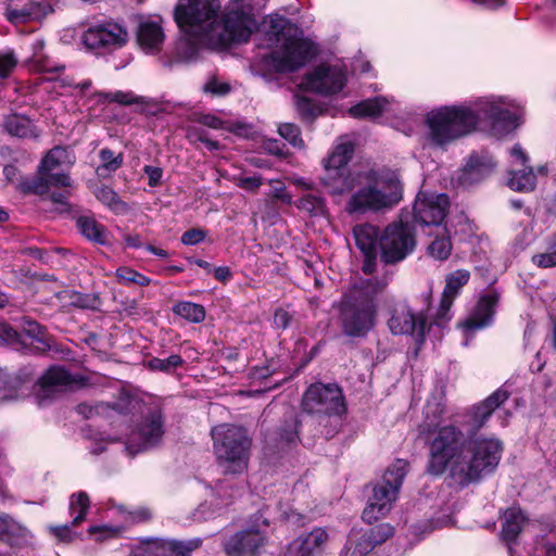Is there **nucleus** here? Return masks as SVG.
Instances as JSON below:
<instances>
[{
	"label": "nucleus",
	"mask_w": 556,
	"mask_h": 556,
	"mask_svg": "<svg viewBox=\"0 0 556 556\" xmlns=\"http://www.w3.org/2000/svg\"><path fill=\"white\" fill-rule=\"evenodd\" d=\"M355 244L364 255L362 269L365 274L371 275L376 268L377 245L380 241L378 227L370 224L356 225L353 228Z\"/></svg>",
	"instance_id": "18"
},
{
	"label": "nucleus",
	"mask_w": 556,
	"mask_h": 556,
	"mask_svg": "<svg viewBox=\"0 0 556 556\" xmlns=\"http://www.w3.org/2000/svg\"><path fill=\"white\" fill-rule=\"evenodd\" d=\"M387 285L388 280L384 278H371L343 296L339 304V323L345 336L365 337L374 328L377 317L375 296Z\"/></svg>",
	"instance_id": "6"
},
{
	"label": "nucleus",
	"mask_w": 556,
	"mask_h": 556,
	"mask_svg": "<svg viewBox=\"0 0 556 556\" xmlns=\"http://www.w3.org/2000/svg\"><path fill=\"white\" fill-rule=\"evenodd\" d=\"M68 161V152L62 147L51 149L41 160L39 174H48Z\"/></svg>",
	"instance_id": "32"
},
{
	"label": "nucleus",
	"mask_w": 556,
	"mask_h": 556,
	"mask_svg": "<svg viewBox=\"0 0 556 556\" xmlns=\"http://www.w3.org/2000/svg\"><path fill=\"white\" fill-rule=\"evenodd\" d=\"M97 199L115 213H124L127 211V204L119 195L110 187L104 186L96 192Z\"/></svg>",
	"instance_id": "34"
},
{
	"label": "nucleus",
	"mask_w": 556,
	"mask_h": 556,
	"mask_svg": "<svg viewBox=\"0 0 556 556\" xmlns=\"http://www.w3.org/2000/svg\"><path fill=\"white\" fill-rule=\"evenodd\" d=\"M298 207L312 215H321L325 213V201L321 197L315 194H305L298 201Z\"/></svg>",
	"instance_id": "38"
},
{
	"label": "nucleus",
	"mask_w": 556,
	"mask_h": 556,
	"mask_svg": "<svg viewBox=\"0 0 556 556\" xmlns=\"http://www.w3.org/2000/svg\"><path fill=\"white\" fill-rule=\"evenodd\" d=\"M345 81V74L340 67L323 64L307 73L301 86L316 93L332 94L341 91Z\"/></svg>",
	"instance_id": "13"
},
{
	"label": "nucleus",
	"mask_w": 556,
	"mask_h": 556,
	"mask_svg": "<svg viewBox=\"0 0 556 556\" xmlns=\"http://www.w3.org/2000/svg\"><path fill=\"white\" fill-rule=\"evenodd\" d=\"M496 303L497 295L494 293H488L481 296L472 313L459 324L466 336H469L476 330L482 329L491 324Z\"/></svg>",
	"instance_id": "21"
},
{
	"label": "nucleus",
	"mask_w": 556,
	"mask_h": 556,
	"mask_svg": "<svg viewBox=\"0 0 556 556\" xmlns=\"http://www.w3.org/2000/svg\"><path fill=\"white\" fill-rule=\"evenodd\" d=\"M381 261L396 264L404 261L416 247L415 229L402 219L389 224L380 236Z\"/></svg>",
	"instance_id": "9"
},
{
	"label": "nucleus",
	"mask_w": 556,
	"mask_h": 556,
	"mask_svg": "<svg viewBox=\"0 0 556 556\" xmlns=\"http://www.w3.org/2000/svg\"><path fill=\"white\" fill-rule=\"evenodd\" d=\"M31 187L33 193L38 195H43L49 192L48 188V179L46 175L39 174V176H35L31 178Z\"/></svg>",
	"instance_id": "58"
},
{
	"label": "nucleus",
	"mask_w": 556,
	"mask_h": 556,
	"mask_svg": "<svg viewBox=\"0 0 556 556\" xmlns=\"http://www.w3.org/2000/svg\"><path fill=\"white\" fill-rule=\"evenodd\" d=\"M387 100L382 97H376L361 101L350 109V114L354 117H377L387 106Z\"/></svg>",
	"instance_id": "28"
},
{
	"label": "nucleus",
	"mask_w": 556,
	"mask_h": 556,
	"mask_svg": "<svg viewBox=\"0 0 556 556\" xmlns=\"http://www.w3.org/2000/svg\"><path fill=\"white\" fill-rule=\"evenodd\" d=\"M231 90V87L226 81H220L215 77H212L206 81L203 86V91L206 93H211L212 96H226Z\"/></svg>",
	"instance_id": "48"
},
{
	"label": "nucleus",
	"mask_w": 556,
	"mask_h": 556,
	"mask_svg": "<svg viewBox=\"0 0 556 556\" xmlns=\"http://www.w3.org/2000/svg\"><path fill=\"white\" fill-rule=\"evenodd\" d=\"M531 261L539 268L556 267V235L548 239L545 250L543 252L535 253L531 257Z\"/></svg>",
	"instance_id": "36"
},
{
	"label": "nucleus",
	"mask_w": 556,
	"mask_h": 556,
	"mask_svg": "<svg viewBox=\"0 0 556 556\" xmlns=\"http://www.w3.org/2000/svg\"><path fill=\"white\" fill-rule=\"evenodd\" d=\"M25 324L27 326L25 328V330L28 333V336H30L31 338L37 339L46 348L50 349L49 342L47 340H45V339H40L39 338L42 334V327L38 323L33 321V320H27Z\"/></svg>",
	"instance_id": "61"
},
{
	"label": "nucleus",
	"mask_w": 556,
	"mask_h": 556,
	"mask_svg": "<svg viewBox=\"0 0 556 556\" xmlns=\"http://www.w3.org/2000/svg\"><path fill=\"white\" fill-rule=\"evenodd\" d=\"M303 410L308 414L341 416L346 405L341 388L336 383L311 384L302 399Z\"/></svg>",
	"instance_id": "10"
},
{
	"label": "nucleus",
	"mask_w": 556,
	"mask_h": 556,
	"mask_svg": "<svg viewBox=\"0 0 556 556\" xmlns=\"http://www.w3.org/2000/svg\"><path fill=\"white\" fill-rule=\"evenodd\" d=\"M116 277L123 283H135L138 286H149L151 279L143 276L142 274L129 268V267H121L116 270Z\"/></svg>",
	"instance_id": "40"
},
{
	"label": "nucleus",
	"mask_w": 556,
	"mask_h": 556,
	"mask_svg": "<svg viewBox=\"0 0 556 556\" xmlns=\"http://www.w3.org/2000/svg\"><path fill=\"white\" fill-rule=\"evenodd\" d=\"M508 186L518 192H529L535 188L536 176L531 166H526L520 170H511L509 173Z\"/></svg>",
	"instance_id": "27"
},
{
	"label": "nucleus",
	"mask_w": 556,
	"mask_h": 556,
	"mask_svg": "<svg viewBox=\"0 0 556 556\" xmlns=\"http://www.w3.org/2000/svg\"><path fill=\"white\" fill-rule=\"evenodd\" d=\"M448 207L450 200L446 194L420 192L414 203V217L421 225L439 226Z\"/></svg>",
	"instance_id": "14"
},
{
	"label": "nucleus",
	"mask_w": 556,
	"mask_h": 556,
	"mask_svg": "<svg viewBox=\"0 0 556 556\" xmlns=\"http://www.w3.org/2000/svg\"><path fill=\"white\" fill-rule=\"evenodd\" d=\"M71 195V192L70 190L65 189L63 191H53L49 199L51 200V202L55 205H58V207L55 208L58 212L60 213H64V212H68L70 208H71V205L68 203V198Z\"/></svg>",
	"instance_id": "51"
},
{
	"label": "nucleus",
	"mask_w": 556,
	"mask_h": 556,
	"mask_svg": "<svg viewBox=\"0 0 556 556\" xmlns=\"http://www.w3.org/2000/svg\"><path fill=\"white\" fill-rule=\"evenodd\" d=\"M164 434L163 414L156 406L149 407L142 414L136 429L129 434L126 448L136 454L157 444Z\"/></svg>",
	"instance_id": "11"
},
{
	"label": "nucleus",
	"mask_w": 556,
	"mask_h": 556,
	"mask_svg": "<svg viewBox=\"0 0 556 556\" xmlns=\"http://www.w3.org/2000/svg\"><path fill=\"white\" fill-rule=\"evenodd\" d=\"M143 172L149 178L150 187H156L161 184V179L163 177V170L161 167L146 165L143 167Z\"/></svg>",
	"instance_id": "59"
},
{
	"label": "nucleus",
	"mask_w": 556,
	"mask_h": 556,
	"mask_svg": "<svg viewBox=\"0 0 556 556\" xmlns=\"http://www.w3.org/2000/svg\"><path fill=\"white\" fill-rule=\"evenodd\" d=\"M31 538L30 531L24 525L9 516L0 541L12 547H21L29 544Z\"/></svg>",
	"instance_id": "23"
},
{
	"label": "nucleus",
	"mask_w": 556,
	"mask_h": 556,
	"mask_svg": "<svg viewBox=\"0 0 556 556\" xmlns=\"http://www.w3.org/2000/svg\"><path fill=\"white\" fill-rule=\"evenodd\" d=\"M201 540H190L187 542L172 541L173 556H189L192 551L198 548Z\"/></svg>",
	"instance_id": "50"
},
{
	"label": "nucleus",
	"mask_w": 556,
	"mask_h": 556,
	"mask_svg": "<svg viewBox=\"0 0 556 556\" xmlns=\"http://www.w3.org/2000/svg\"><path fill=\"white\" fill-rule=\"evenodd\" d=\"M443 413L440 402L428 401L425 419L418 426L419 435L429 440L427 472L435 477L448 472L463 486L479 481L497 467L503 443L495 438L467 439L457 426H441Z\"/></svg>",
	"instance_id": "1"
},
{
	"label": "nucleus",
	"mask_w": 556,
	"mask_h": 556,
	"mask_svg": "<svg viewBox=\"0 0 556 556\" xmlns=\"http://www.w3.org/2000/svg\"><path fill=\"white\" fill-rule=\"evenodd\" d=\"M48 179V188L50 187H65L68 188L72 186L71 178L67 174L64 173H56L52 174L51 172L48 174H45Z\"/></svg>",
	"instance_id": "55"
},
{
	"label": "nucleus",
	"mask_w": 556,
	"mask_h": 556,
	"mask_svg": "<svg viewBox=\"0 0 556 556\" xmlns=\"http://www.w3.org/2000/svg\"><path fill=\"white\" fill-rule=\"evenodd\" d=\"M49 531L61 542H71L75 538V533L72 531L70 526H50Z\"/></svg>",
	"instance_id": "54"
},
{
	"label": "nucleus",
	"mask_w": 556,
	"mask_h": 556,
	"mask_svg": "<svg viewBox=\"0 0 556 556\" xmlns=\"http://www.w3.org/2000/svg\"><path fill=\"white\" fill-rule=\"evenodd\" d=\"M279 135L290 142L295 148H302L304 146L303 139L301 138L300 128L295 124L285 123L278 128Z\"/></svg>",
	"instance_id": "42"
},
{
	"label": "nucleus",
	"mask_w": 556,
	"mask_h": 556,
	"mask_svg": "<svg viewBox=\"0 0 556 556\" xmlns=\"http://www.w3.org/2000/svg\"><path fill=\"white\" fill-rule=\"evenodd\" d=\"M388 326L393 334H416L418 341L425 338L426 320L421 315H416L405 303L396 304L388 320Z\"/></svg>",
	"instance_id": "15"
},
{
	"label": "nucleus",
	"mask_w": 556,
	"mask_h": 556,
	"mask_svg": "<svg viewBox=\"0 0 556 556\" xmlns=\"http://www.w3.org/2000/svg\"><path fill=\"white\" fill-rule=\"evenodd\" d=\"M206 237V231L200 228H192L184 232L181 242L186 245H194L202 242Z\"/></svg>",
	"instance_id": "52"
},
{
	"label": "nucleus",
	"mask_w": 556,
	"mask_h": 556,
	"mask_svg": "<svg viewBox=\"0 0 556 556\" xmlns=\"http://www.w3.org/2000/svg\"><path fill=\"white\" fill-rule=\"evenodd\" d=\"M526 518L519 508H508L504 514L502 536L505 541H514L520 533Z\"/></svg>",
	"instance_id": "26"
},
{
	"label": "nucleus",
	"mask_w": 556,
	"mask_h": 556,
	"mask_svg": "<svg viewBox=\"0 0 556 556\" xmlns=\"http://www.w3.org/2000/svg\"><path fill=\"white\" fill-rule=\"evenodd\" d=\"M198 122L201 125L213 128V129H219L223 127V124H224L219 117L212 115V114L201 115L198 118Z\"/></svg>",
	"instance_id": "63"
},
{
	"label": "nucleus",
	"mask_w": 556,
	"mask_h": 556,
	"mask_svg": "<svg viewBox=\"0 0 556 556\" xmlns=\"http://www.w3.org/2000/svg\"><path fill=\"white\" fill-rule=\"evenodd\" d=\"M128 40L127 30L115 22H104L88 27L83 41L89 49L115 50Z\"/></svg>",
	"instance_id": "12"
},
{
	"label": "nucleus",
	"mask_w": 556,
	"mask_h": 556,
	"mask_svg": "<svg viewBox=\"0 0 556 556\" xmlns=\"http://www.w3.org/2000/svg\"><path fill=\"white\" fill-rule=\"evenodd\" d=\"M267 47L278 49L263 58V63L276 73L295 72L305 66L316 54L315 46L303 38L287 18L271 15L264 23Z\"/></svg>",
	"instance_id": "5"
},
{
	"label": "nucleus",
	"mask_w": 556,
	"mask_h": 556,
	"mask_svg": "<svg viewBox=\"0 0 556 556\" xmlns=\"http://www.w3.org/2000/svg\"><path fill=\"white\" fill-rule=\"evenodd\" d=\"M102 96L109 102H116L123 105L136 104V102H144V97H138L130 91L106 92Z\"/></svg>",
	"instance_id": "43"
},
{
	"label": "nucleus",
	"mask_w": 556,
	"mask_h": 556,
	"mask_svg": "<svg viewBox=\"0 0 556 556\" xmlns=\"http://www.w3.org/2000/svg\"><path fill=\"white\" fill-rule=\"evenodd\" d=\"M3 129L13 137L33 138L37 137L36 127L25 115L11 114L3 121Z\"/></svg>",
	"instance_id": "24"
},
{
	"label": "nucleus",
	"mask_w": 556,
	"mask_h": 556,
	"mask_svg": "<svg viewBox=\"0 0 556 556\" xmlns=\"http://www.w3.org/2000/svg\"><path fill=\"white\" fill-rule=\"evenodd\" d=\"M298 420L295 418H291L290 429H283L281 431V439L288 443H293L298 438Z\"/></svg>",
	"instance_id": "64"
},
{
	"label": "nucleus",
	"mask_w": 556,
	"mask_h": 556,
	"mask_svg": "<svg viewBox=\"0 0 556 556\" xmlns=\"http://www.w3.org/2000/svg\"><path fill=\"white\" fill-rule=\"evenodd\" d=\"M354 153L351 142L336 146L324 162L320 182L333 195H341L356 189L345 204L350 215L365 214L392 207L402 199V185L395 176L378 179L372 170L350 173L348 163Z\"/></svg>",
	"instance_id": "3"
},
{
	"label": "nucleus",
	"mask_w": 556,
	"mask_h": 556,
	"mask_svg": "<svg viewBox=\"0 0 556 556\" xmlns=\"http://www.w3.org/2000/svg\"><path fill=\"white\" fill-rule=\"evenodd\" d=\"M139 46L149 53L160 50L164 41V31L161 25L153 21L140 23L137 30Z\"/></svg>",
	"instance_id": "22"
},
{
	"label": "nucleus",
	"mask_w": 556,
	"mask_h": 556,
	"mask_svg": "<svg viewBox=\"0 0 556 556\" xmlns=\"http://www.w3.org/2000/svg\"><path fill=\"white\" fill-rule=\"evenodd\" d=\"M76 224L79 231L86 239L99 244L106 243L108 232L105 227L98 223L93 217L80 216Z\"/></svg>",
	"instance_id": "25"
},
{
	"label": "nucleus",
	"mask_w": 556,
	"mask_h": 556,
	"mask_svg": "<svg viewBox=\"0 0 556 556\" xmlns=\"http://www.w3.org/2000/svg\"><path fill=\"white\" fill-rule=\"evenodd\" d=\"M100 160L102 162V166L98 168V172H100V170L115 172L123 164L122 155L114 156L113 151H111L109 149H102L100 151Z\"/></svg>",
	"instance_id": "46"
},
{
	"label": "nucleus",
	"mask_w": 556,
	"mask_h": 556,
	"mask_svg": "<svg viewBox=\"0 0 556 556\" xmlns=\"http://www.w3.org/2000/svg\"><path fill=\"white\" fill-rule=\"evenodd\" d=\"M131 556H173L172 541H149L136 548Z\"/></svg>",
	"instance_id": "31"
},
{
	"label": "nucleus",
	"mask_w": 556,
	"mask_h": 556,
	"mask_svg": "<svg viewBox=\"0 0 556 556\" xmlns=\"http://www.w3.org/2000/svg\"><path fill=\"white\" fill-rule=\"evenodd\" d=\"M184 363L182 358L178 354H173L167 358H159L153 357L148 362L149 368L152 370H160L164 372H169L177 367L181 366Z\"/></svg>",
	"instance_id": "39"
},
{
	"label": "nucleus",
	"mask_w": 556,
	"mask_h": 556,
	"mask_svg": "<svg viewBox=\"0 0 556 556\" xmlns=\"http://www.w3.org/2000/svg\"><path fill=\"white\" fill-rule=\"evenodd\" d=\"M393 527L389 523H380L367 530L368 538L372 541L374 546L382 544L393 535Z\"/></svg>",
	"instance_id": "44"
},
{
	"label": "nucleus",
	"mask_w": 556,
	"mask_h": 556,
	"mask_svg": "<svg viewBox=\"0 0 556 556\" xmlns=\"http://www.w3.org/2000/svg\"><path fill=\"white\" fill-rule=\"evenodd\" d=\"M407 471L408 463L403 459H397L387 469L381 482L372 488V494L363 511L364 521L372 523L391 509Z\"/></svg>",
	"instance_id": "8"
},
{
	"label": "nucleus",
	"mask_w": 556,
	"mask_h": 556,
	"mask_svg": "<svg viewBox=\"0 0 556 556\" xmlns=\"http://www.w3.org/2000/svg\"><path fill=\"white\" fill-rule=\"evenodd\" d=\"M291 320V315L283 308H278L274 315V324L277 328L286 329Z\"/></svg>",
	"instance_id": "62"
},
{
	"label": "nucleus",
	"mask_w": 556,
	"mask_h": 556,
	"mask_svg": "<svg viewBox=\"0 0 556 556\" xmlns=\"http://www.w3.org/2000/svg\"><path fill=\"white\" fill-rule=\"evenodd\" d=\"M7 18L13 24H23L41 16V7L39 3L30 2L22 9H7Z\"/></svg>",
	"instance_id": "29"
},
{
	"label": "nucleus",
	"mask_w": 556,
	"mask_h": 556,
	"mask_svg": "<svg viewBox=\"0 0 556 556\" xmlns=\"http://www.w3.org/2000/svg\"><path fill=\"white\" fill-rule=\"evenodd\" d=\"M187 138L192 143L198 141L203 142L210 151H216L220 148V143L218 141L211 140L207 137L206 131L201 127H189L187 129Z\"/></svg>",
	"instance_id": "41"
},
{
	"label": "nucleus",
	"mask_w": 556,
	"mask_h": 556,
	"mask_svg": "<svg viewBox=\"0 0 556 556\" xmlns=\"http://www.w3.org/2000/svg\"><path fill=\"white\" fill-rule=\"evenodd\" d=\"M518 115L494 98L477 101L472 106H443L427 114L428 140L440 148L470 134L480 121L493 128L510 130L517 126Z\"/></svg>",
	"instance_id": "4"
},
{
	"label": "nucleus",
	"mask_w": 556,
	"mask_h": 556,
	"mask_svg": "<svg viewBox=\"0 0 556 556\" xmlns=\"http://www.w3.org/2000/svg\"><path fill=\"white\" fill-rule=\"evenodd\" d=\"M269 182L273 185V198L279 199L288 204L291 203V195L287 193L283 182L280 180H270Z\"/></svg>",
	"instance_id": "60"
},
{
	"label": "nucleus",
	"mask_w": 556,
	"mask_h": 556,
	"mask_svg": "<svg viewBox=\"0 0 556 556\" xmlns=\"http://www.w3.org/2000/svg\"><path fill=\"white\" fill-rule=\"evenodd\" d=\"M509 396L510 392L503 386L483 401L475 404L467 413L470 433L476 434L482 429L492 414L500 408Z\"/></svg>",
	"instance_id": "17"
},
{
	"label": "nucleus",
	"mask_w": 556,
	"mask_h": 556,
	"mask_svg": "<svg viewBox=\"0 0 556 556\" xmlns=\"http://www.w3.org/2000/svg\"><path fill=\"white\" fill-rule=\"evenodd\" d=\"M283 556H312L299 536L289 543Z\"/></svg>",
	"instance_id": "56"
},
{
	"label": "nucleus",
	"mask_w": 556,
	"mask_h": 556,
	"mask_svg": "<svg viewBox=\"0 0 556 556\" xmlns=\"http://www.w3.org/2000/svg\"><path fill=\"white\" fill-rule=\"evenodd\" d=\"M219 10L218 0H179L174 17L185 34L211 48L247 42L256 25L250 0H230L220 21Z\"/></svg>",
	"instance_id": "2"
},
{
	"label": "nucleus",
	"mask_w": 556,
	"mask_h": 556,
	"mask_svg": "<svg viewBox=\"0 0 556 556\" xmlns=\"http://www.w3.org/2000/svg\"><path fill=\"white\" fill-rule=\"evenodd\" d=\"M211 437L217 463L228 472H238L247 467L251 440L244 428L223 424L212 428Z\"/></svg>",
	"instance_id": "7"
},
{
	"label": "nucleus",
	"mask_w": 556,
	"mask_h": 556,
	"mask_svg": "<svg viewBox=\"0 0 556 556\" xmlns=\"http://www.w3.org/2000/svg\"><path fill=\"white\" fill-rule=\"evenodd\" d=\"M75 384H83L80 376H73L63 367L52 366L39 378L37 395L45 400L52 396L55 392Z\"/></svg>",
	"instance_id": "20"
},
{
	"label": "nucleus",
	"mask_w": 556,
	"mask_h": 556,
	"mask_svg": "<svg viewBox=\"0 0 556 556\" xmlns=\"http://www.w3.org/2000/svg\"><path fill=\"white\" fill-rule=\"evenodd\" d=\"M17 63L12 52L0 53V78H5Z\"/></svg>",
	"instance_id": "53"
},
{
	"label": "nucleus",
	"mask_w": 556,
	"mask_h": 556,
	"mask_svg": "<svg viewBox=\"0 0 556 556\" xmlns=\"http://www.w3.org/2000/svg\"><path fill=\"white\" fill-rule=\"evenodd\" d=\"M173 311L178 316L191 323H201L205 318V309L202 305L192 302H179Z\"/></svg>",
	"instance_id": "35"
},
{
	"label": "nucleus",
	"mask_w": 556,
	"mask_h": 556,
	"mask_svg": "<svg viewBox=\"0 0 556 556\" xmlns=\"http://www.w3.org/2000/svg\"><path fill=\"white\" fill-rule=\"evenodd\" d=\"M444 232H446L444 230ZM429 254L439 261L447 260L452 252V243L450 237L443 233L438 236L428 247Z\"/></svg>",
	"instance_id": "37"
},
{
	"label": "nucleus",
	"mask_w": 556,
	"mask_h": 556,
	"mask_svg": "<svg viewBox=\"0 0 556 556\" xmlns=\"http://www.w3.org/2000/svg\"><path fill=\"white\" fill-rule=\"evenodd\" d=\"M492 168L491 162H482L480 156L478 155H471L465 166V172L469 175L473 174H483L486 172H490Z\"/></svg>",
	"instance_id": "49"
},
{
	"label": "nucleus",
	"mask_w": 556,
	"mask_h": 556,
	"mask_svg": "<svg viewBox=\"0 0 556 556\" xmlns=\"http://www.w3.org/2000/svg\"><path fill=\"white\" fill-rule=\"evenodd\" d=\"M469 278L470 273L466 269H457L446 276L440 306L434 317V323L438 326H442L451 319V307L453 302L462 288L467 285Z\"/></svg>",
	"instance_id": "19"
},
{
	"label": "nucleus",
	"mask_w": 556,
	"mask_h": 556,
	"mask_svg": "<svg viewBox=\"0 0 556 556\" xmlns=\"http://www.w3.org/2000/svg\"><path fill=\"white\" fill-rule=\"evenodd\" d=\"M89 506L90 501L86 492L80 491L70 497V511L74 515L72 526L76 527L85 520Z\"/></svg>",
	"instance_id": "33"
},
{
	"label": "nucleus",
	"mask_w": 556,
	"mask_h": 556,
	"mask_svg": "<svg viewBox=\"0 0 556 556\" xmlns=\"http://www.w3.org/2000/svg\"><path fill=\"white\" fill-rule=\"evenodd\" d=\"M0 343H7L15 348L23 344L22 336L9 324L0 323Z\"/></svg>",
	"instance_id": "47"
},
{
	"label": "nucleus",
	"mask_w": 556,
	"mask_h": 556,
	"mask_svg": "<svg viewBox=\"0 0 556 556\" xmlns=\"http://www.w3.org/2000/svg\"><path fill=\"white\" fill-rule=\"evenodd\" d=\"M299 538L303 540L305 548L312 556H318L323 553L329 536L325 529L314 528L309 533Z\"/></svg>",
	"instance_id": "30"
},
{
	"label": "nucleus",
	"mask_w": 556,
	"mask_h": 556,
	"mask_svg": "<svg viewBox=\"0 0 556 556\" xmlns=\"http://www.w3.org/2000/svg\"><path fill=\"white\" fill-rule=\"evenodd\" d=\"M356 535L357 534H353L349 539V543L354 544L352 552L353 555L365 556L375 548L372 541L368 538L367 531H365L356 541H354V536Z\"/></svg>",
	"instance_id": "45"
},
{
	"label": "nucleus",
	"mask_w": 556,
	"mask_h": 556,
	"mask_svg": "<svg viewBox=\"0 0 556 556\" xmlns=\"http://www.w3.org/2000/svg\"><path fill=\"white\" fill-rule=\"evenodd\" d=\"M237 186L247 191H256L262 186V178L261 176L240 177Z\"/></svg>",
	"instance_id": "57"
},
{
	"label": "nucleus",
	"mask_w": 556,
	"mask_h": 556,
	"mask_svg": "<svg viewBox=\"0 0 556 556\" xmlns=\"http://www.w3.org/2000/svg\"><path fill=\"white\" fill-rule=\"evenodd\" d=\"M265 543L261 529L251 527L231 535L225 543V552L228 556H258Z\"/></svg>",
	"instance_id": "16"
}]
</instances>
